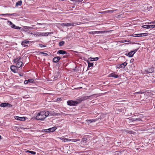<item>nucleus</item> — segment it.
<instances>
[{"label": "nucleus", "instance_id": "obj_1", "mask_svg": "<svg viewBox=\"0 0 155 155\" xmlns=\"http://www.w3.org/2000/svg\"><path fill=\"white\" fill-rule=\"evenodd\" d=\"M49 113V111H41L37 114L36 118L38 120H43L48 116Z\"/></svg>", "mask_w": 155, "mask_h": 155}, {"label": "nucleus", "instance_id": "obj_2", "mask_svg": "<svg viewBox=\"0 0 155 155\" xmlns=\"http://www.w3.org/2000/svg\"><path fill=\"white\" fill-rule=\"evenodd\" d=\"M66 84L64 83H59L57 85V89L59 91L64 90L65 89Z\"/></svg>", "mask_w": 155, "mask_h": 155}, {"label": "nucleus", "instance_id": "obj_3", "mask_svg": "<svg viewBox=\"0 0 155 155\" xmlns=\"http://www.w3.org/2000/svg\"><path fill=\"white\" fill-rule=\"evenodd\" d=\"M77 23L73 22L71 23H63L61 24V25L63 26L69 27L71 26H75L78 25Z\"/></svg>", "mask_w": 155, "mask_h": 155}, {"label": "nucleus", "instance_id": "obj_4", "mask_svg": "<svg viewBox=\"0 0 155 155\" xmlns=\"http://www.w3.org/2000/svg\"><path fill=\"white\" fill-rule=\"evenodd\" d=\"M56 129V127H53L52 128L42 130V132H51L54 131Z\"/></svg>", "mask_w": 155, "mask_h": 155}, {"label": "nucleus", "instance_id": "obj_5", "mask_svg": "<svg viewBox=\"0 0 155 155\" xmlns=\"http://www.w3.org/2000/svg\"><path fill=\"white\" fill-rule=\"evenodd\" d=\"M67 104L70 106H76L77 105L76 102L74 101H68L67 102Z\"/></svg>", "mask_w": 155, "mask_h": 155}, {"label": "nucleus", "instance_id": "obj_6", "mask_svg": "<svg viewBox=\"0 0 155 155\" xmlns=\"http://www.w3.org/2000/svg\"><path fill=\"white\" fill-rule=\"evenodd\" d=\"M153 71V68H148L147 70H145L144 71V73L145 74L152 73Z\"/></svg>", "mask_w": 155, "mask_h": 155}, {"label": "nucleus", "instance_id": "obj_7", "mask_svg": "<svg viewBox=\"0 0 155 155\" xmlns=\"http://www.w3.org/2000/svg\"><path fill=\"white\" fill-rule=\"evenodd\" d=\"M0 106L1 107H11L12 106V105L11 104L8 103H2L0 104Z\"/></svg>", "mask_w": 155, "mask_h": 155}, {"label": "nucleus", "instance_id": "obj_8", "mask_svg": "<svg viewBox=\"0 0 155 155\" xmlns=\"http://www.w3.org/2000/svg\"><path fill=\"white\" fill-rule=\"evenodd\" d=\"M49 114H48V115H49L50 116H56L60 115V113L55 112L53 111H51L50 112L49 111Z\"/></svg>", "mask_w": 155, "mask_h": 155}, {"label": "nucleus", "instance_id": "obj_9", "mask_svg": "<svg viewBox=\"0 0 155 155\" xmlns=\"http://www.w3.org/2000/svg\"><path fill=\"white\" fill-rule=\"evenodd\" d=\"M127 63L125 62L121 64H118L117 66V68H124L127 65Z\"/></svg>", "mask_w": 155, "mask_h": 155}, {"label": "nucleus", "instance_id": "obj_10", "mask_svg": "<svg viewBox=\"0 0 155 155\" xmlns=\"http://www.w3.org/2000/svg\"><path fill=\"white\" fill-rule=\"evenodd\" d=\"M143 28H155V25H145L142 26Z\"/></svg>", "mask_w": 155, "mask_h": 155}, {"label": "nucleus", "instance_id": "obj_11", "mask_svg": "<svg viewBox=\"0 0 155 155\" xmlns=\"http://www.w3.org/2000/svg\"><path fill=\"white\" fill-rule=\"evenodd\" d=\"M10 68L11 71L14 73H15L17 72L18 69L16 66L12 65L11 66Z\"/></svg>", "mask_w": 155, "mask_h": 155}, {"label": "nucleus", "instance_id": "obj_12", "mask_svg": "<svg viewBox=\"0 0 155 155\" xmlns=\"http://www.w3.org/2000/svg\"><path fill=\"white\" fill-rule=\"evenodd\" d=\"M14 118L15 119L17 120H19L21 121H25V117H19L18 116H15Z\"/></svg>", "mask_w": 155, "mask_h": 155}, {"label": "nucleus", "instance_id": "obj_13", "mask_svg": "<svg viewBox=\"0 0 155 155\" xmlns=\"http://www.w3.org/2000/svg\"><path fill=\"white\" fill-rule=\"evenodd\" d=\"M4 15H8V16H17V14L16 13H12V14H0V16H4Z\"/></svg>", "mask_w": 155, "mask_h": 155}, {"label": "nucleus", "instance_id": "obj_14", "mask_svg": "<svg viewBox=\"0 0 155 155\" xmlns=\"http://www.w3.org/2000/svg\"><path fill=\"white\" fill-rule=\"evenodd\" d=\"M57 54H67V52L64 50H60L58 51L57 52Z\"/></svg>", "mask_w": 155, "mask_h": 155}, {"label": "nucleus", "instance_id": "obj_15", "mask_svg": "<svg viewBox=\"0 0 155 155\" xmlns=\"http://www.w3.org/2000/svg\"><path fill=\"white\" fill-rule=\"evenodd\" d=\"M61 59V57L59 56L54 57L53 59V61L54 63H57Z\"/></svg>", "mask_w": 155, "mask_h": 155}, {"label": "nucleus", "instance_id": "obj_16", "mask_svg": "<svg viewBox=\"0 0 155 155\" xmlns=\"http://www.w3.org/2000/svg\"><path fill=\"white\" fill-rule=\"evenodd\" d=\"M92 96H83L81 98V101H84L87 99H89Z\"/></svg>", "mask_w": 155, "mask_h": 155}, {"label": "nucleus", "instance_id": "obj_17", "mask_svg": "<svg viewBox=\"0 0 155 155\" xmlns=\"http://www.w3.org/2000/svg\"><path fill=\"white\" fill-rule=\"evenodd\" d=\"M97 120V119H90L86 120L88 124H90L92 123L95 122Z\"/></svg>", "mask_w": 155, "mask_h": 155}, {"label": "nucleus", "instance_id": "obj_18", "mask_svg": "<svg viewBox=\"0 0 155 155\" xmlns=\"http://www.w3.org/2000/svg\"><path fill=\"white\" fill-rule=\"evenodd\" d=\"M108 32L107 31H94V34H103L107 33Z\"/></svg>", "mask_w": 155, "mask_h": 155}, {"label": "nucleus", "instance_id": "obj_19", "mask_svg": "<svg viewBox=\"0 0 155 155\" xmlns=\"http://www.w3.org/2000/svg\"><path fill=\"white\" fill-rule=\"evenodd\" d=\"M58 138L61 140H62L64 142L70 141V139L64 138L63 137H59Z\"/></svg>", "mask_w": 155, "mask_h": 155}, {"label": "nucleus", "instance_id": "obj_20", "mask_svg": "<svg viewBox=\"0 0 155 155\" xmlns=\"http://www.w3.org/2000/svg\"><path fill=\"white\" fill-rule=\"evenodd\" d=\"M129 120L131 122L137 121H140L141 120L140 118H137L136 119L131 118L129 119Z\"/></svg>", "mask_w": 155, "mask_h": 155}, {"label": "nucleus", "instance_id": "obj_21", "mask_svg": "<svg viewBox=\"0 0 155 155\" xmlns=\"http://www.w3.org/2000/svg\"><path fill=\"white\" fill-rule=\"evenodd\" d=\"M134 54H133V52L132 51L130 52L127 54H126V55L129 57H132L133 56Z\"/></svg>", "mask_w": 155, "mask_h": 155}, {"label": "nucleus", "instance_id": "obj_22", "mask_svg": "<svg viewBox=\"0 0 155 155\" xmlns=\"http://www.w3.org/2000/svg\"><path fill=\"white\" fill-rule=\"evenodd\" d=\"M22 61H18L16 64L17 67L19 68L22 65Z\"/></svg>", "mask_w": 155, "mask_h": 155}, {"label": "nucleus", "instance_id": "obj_23", "mask_svg": "<svg viewBox=\"0 0 155 155\" xmlns=\"http://www.w3.org/2000/svg\"><path fill=\"white\" fill-rule=\"evenodd\" d=\"M12 28L17 29H20L21 30H22L23 29H21V28L19 26H16L15 25H13L12 26H11Z\"/></svg>", "mask_w": 155, "mask_h": 155}, {"label": "nucleus", "instance_id": "obj_24", "mask_svg": "<svg viewBox=\"0 0 155 155\" xmlns=\"http://www.w3.org/2000/svg\"><path fill=\"white\" fill-rule=\"evenodd\" d=\"M89 59L91 61H97L99 59V58L98 57H96L94 58H92L91 57H90L89 58Z\"/></svg>", "mask_w": 155, "mask_h": 155}, {"label": "nucleus", "instance_id": "obj_25", "mask_svg": "<svg viewBox=\"0 0 155 155\" xmlns=\"http://www.w3.org/2000/svg\"><path fill=\"white\" fill-rule=\"evenodd\" d=\"M21 58L20 57L15 58L13 60L14 62V63H17L21 60Z\"/></svg>", "mask_w": 155, "mask_h": 155}, {"label": "nucleus", "instance_id": "obj_26", "mask_svg": "<svg viewBox=\"0 0 155 155\" xmlns=\"http://www.w3.org/2000/svg\"><path fill=\"white\" fill-rule=\"evenodd\" d=\"M22 3V1L21 0H20L17 2L15 5L16 7H18V6H21Z\"/></svg>", "mask_w": 155, "mask_h": 155}, {"label": "nucleus", "instance_id": "obj_27", "mask_svg": "<svg viewBox=\"0 0 155 155\" xmlns=\"http://www.w3.org/2000/svg\"><path fill=\"white\" fill-rule=\"evenodd\" d=\"M87 63H88V68H89L91 67H93L94 64L93 63H91L89 62V61L88 60L87 61Z\"/></svg>", "mask_w": 155, "mask_h": 155}, {"label": "nucleus", "instance_id": "obj_28", "mask_svg": "<svg viewBox=\"0 0 155 155\" xmlns=\"http://www.w3.org/2000/svg\"><path fill=\"white\" fill-rule=\"evenodd\" d=\"M65 43V42L64 41H61L59 43V46L60 47L64 45Z\"/></svg>", "mask_w": 155, "mask_h": 155}, {"label": "nucleus", "instance_id": "obj_29", "mask_svg": "<svg viewBox=\"0 0 155 155\" xmlns=\"http://www.w3.org/2000/svg\"><path fill=\"white\" fill-rule=\"evenodd\" d=\"M81 100V98H79L76 99V101H75L76 102V104L81 103L82 101Z\"/></svg>", "mask_w": 155, "mask_h": 155}, {"label": "nucleus", "instance_id": "obj_30", "mask_svg": "<svg viewBox=\"0 0 155 155\" xmlns=\"http://www.w3.org/2000/svg\"><path fill=\"white\" fill-rule=\"evenodd\" d=\"M87 139L86 138H83L81 139V143H86Z\"/></svg>", "mask_w": 155, "mask_h": 155}, {"label": "nucleus", "instance_id": "obj_31", "mask_svg": "<svg viewBox=\"0 0 155 155\" xmlns=\"http://www.w3.org/2000/svg\"><path fill=\"white\" fill-rule=\"evenodd\" d=\"M143 35L144 36H145L147 35V34L146 33H142V34H137L136 35H137V37H141L142 36V35Z\"/></svg>", "mask_w": 155, "mask_h": 155}, {"label": "nucleus", "instance_id": "obj_32", "mask_svg": "<svg viewBox=\"0 0 155 155\" xmlns=\"http://www.w3.org/2000/svg\"><path fill=\"white\" fill-rule=\"evenodd\" d=\"M25 152L26 153L27 152L29 153H31V154H34V155L36 153L35 152L33 151H30L28 150L26 151Z\"/></svg>", "mask_w": 155, "mask_h": 155}, {"label": "nucleus", "instance_id": "obj_33", "mask_svg": "<svg viewBox=\"0 0 155 155\" xmlns=\"http://www.w3.org/2000/svg\"><path fill=\"white\" fill-rule=\"evenodd\" d=\"M23 27L24 28L27 30H31L33 28L30 27H28L26 26H24Z\"/></svg>", "mask_w": 155, "mask_h": 155}, {"label": "nucleus", "instance_id": "obj_34", "mask_svg": "<svg viewBox=\"0 0 155 155\" xmlns=\"http://www.w3.org/2000/svg\"><path fill=\"white\" fill-rule=\"evenodd\" d=\"M29 42V41L26 40H24L22 41L21 42V45H24V44H28Z\"/></svg>", "mask_w": 155, "mask_h": 155}, {"label": "nucleus", "instance_id": "obj_35", "mask_svg": "<svg viewBox=\"0 0 155 155\" xmlns=\"http://www.w3.org/2000/svg\"><path fill=\"white\" fill-rule=\"evenodd\" d=\"M70 141H71L72 142H76L77 141H80V139H70Z\"/></svg>", "mask_w": 155, "mask_h": 155}, {"label": "nucleus", "instance_id": "obj_36", "mask_svg": "<svg viewBox=\"0 0 155 155\" xmlns=\"http://www.w3.org/2000/svg\"><path fill=\"white\" fill-rule=\"evenodd\" d=\"M39 54H43L44 56H47L48 55V54L45 53L43 52H40L39 53Z\"/></svg>", "mask_w": 155, "mask_h": 155}, {"label": "nucleus", "instance_id": "obj_37", "mask_svg": "<svg viewBox=\"0 0 155 155\" xmlns=\"http://www.w3.org/2000/svg\"><path fill=\"white\" fill-rule=\"evenodd\" d=\"M28 83H32L34 81V80L32 79H28V80H27Z\"/></svg>", "mask_w": 155, "mask_h": 155}, {"label": "nucleus", "instance_id": "obj_38", "mask_svg": "<svg viewBox=\"0 0 155 155\" xmlns=\"http://www.w3.org/2000/svg\"><path fill=\"white\" fill-rule=\"evenodd\" d=\"M114 73H111L109 75L108 77H113L114 76Z\"/></svg>", "mask_w": 155, "mask_h": 155}, {"label": "nucleus", "instance_id": "obj_39", "mask_svg": "<svg viewBox=\"0 0 155 155\" xmlns=\"http://www.w3.org/2000/svg\"><path fill=\"white\" fill-rule=\"evenodd\" d=\"M144 93V92H143L140 91H139V92H135V93H134V94H143Z\"/></svg>", "mask_w": 155, "mask_h": 155}, {"label": "nucleus", "instance_id": "obj_40", "mask_svg": "<svg viewBox=\"0 0 155 155\" xmlns=\"http://www.w3.org/2000/svg\"><path fill=\"white\" fill-rule=\"evenodd\" d=\"M42 35L45 36H48V32L43 33Z\"/></svg>", "mask_w": 155, "mask_h": 155}, {"label": "nucleus", "instance_id": "obj_41", "mask_svg": "<svg viewBox=\"0 0 155 155\" xmlns=\"http://www.w3.org/2000/svg\"><path fill=\"white\" fill-rule=\"evenodd\" d=\"M58 77V76L57 75H55L54 76V80H56L57 79Z\"/></svg>", "mask_w": 155, "mask_h": 155}, {"label": "nucleus", "instance_id": "obj_42", "mask_svg": "<svg viewBox=\"0 0 155 155\" xmlns=\"http://www.w3.org/2000/svg\"><path fill=\"white\" fill-rule=\"evenodd\" d=\"M8 23H9L10 25H12V26L13 25H15L14 24H13V23L10 21H8Z\"/></svg>", "mask_w": 155, "mask_h": 155}, {"label": "nucleus", "instance_id": "obj_43", "mask_svg": "<svg viewBox=\"0 0 155 155\" xmlns=\"http://www.w3.org/2000/svg\"><path fill=\"white\" fill-rule=\"evenodd\" d=\"M119 77V76L118 75L115 74L114 73V76L113 77H114L115 78H117Z\"/></svg>", "mask_w": 155, "mask_h": 155}, {"label": "nucleus", "instance_id": "obj_44", "mask_svg": "<svg viewBox=\"0 0 155 155\" xmlns=\"http://www.w3.org/2000/svg\"><path fill=\"white\" fill-rule=\"evenodd\" d=\"M138 50V49H135L134 50L132 51L133 52V54H134Z\"/></svg>", "mask_w": 155, "mask_h": 155}, {"label": "nucleus", "instance_id": "obj_45", "mask_svg": "<svg viewBox=\"0 0 155 155\" xmlns=\"http://www.w3.org/2000/svg\"><path fill=\"white\" fill-rule=\"evenodd\" d=\"M39 45H40V46L41 48H42V47H46V46H45L44 45H43L42 44H40Z\"/></svg>", "mask_w": 155, "mask_h": 155}, {"label": "nucleus", "instance_id": "obj_46", "mask_svg": "<svg viewBox=\"0 0 155 155\" xmlns=\"http://www.w3.org/2000/svg\"><path fill=\"white\" fill-rule=\"evenodd\" d=\"M83 0H76V2H81Z\"/></svg>", "mask_w": 155, "mask_h": 155}, {"label": "nucleus", "instance_id": "obj_47", "mask_svg": "<svg viewBox=\"0 0 155 155\" xmlns=\"http://www.w3.org/2000/svg\"><path fill=\"white\" fill-rule=\"evenodd\" d=\"M28 81L27 80H25V81H24V84H28Z\"/></svg>", "mask_w": 155, "mask_h": 155}, {"label": "nucleus", "instance_id": "obj_48", "mask_svg": "<svg viewBox=\"0 0 155 155\" xmlns=\"http://www.w3.org/2000/svg\"><path fill=\"white\" fill-rule=\"evenodd\" d=\"M117 110L119 111L120 112H121L122 111V109H119Z\"/></svg>", "mask_w": 155, "mask_h": 155}, {"label": "nucleus", "instance_id": "obj_49", "mask_svg": "<svg viewBox=\"0 0 155 155\" xmlns=\"http://www.w3.org/2000/svg\"><path fill=\"white\" fill-rule=\"evenodd\" d=\"M0 19H2V20H7V19H6V18H0Z\"/></svg>", "mask_w": 155, "mask_h": 155}, {"label": "nucleus", "instance_id": "obj_50", "mask_svg": "<svg viewBox=\"0 0 155 155\" xmlns=\"http://www.w3.org/2000/svg\"><path fill=\"white\" fill-rule=\"evenodd\" d=\"M89 33L90 34H94V31H91V32H89Z\"/></svg>", "mask_w": 155, "mask_h": 155}, {"label": "nucleus", "instance_id": "obj_51", "mask_svg": "<svg viewBox=\"0 0 155 155\" xmlns=\"http://www.w3.org/2000/svg\"><path fill=\"white\" fill-rule=\"evenodd\" d=\"M99 13H101V14H103V13H105L106 12H99Z\"/></svg>", "mask_w": 155, "mask_h": 155}, {"label": "nucleus", "instance_id": "obj_52", "mask_svg": "<svg viewBox=\"0 0 155 155\" xmlns=\"http://www.w3.org/2000/svg\"><path fill=\"white\" fill-rule=\"evenodd\" d=\"M68 56V55H65L63 56V58H65L67 57Z\"/></svg>", "mask_w": 155, "mask_h": 155}, {"label": "nucleus", "instance_id": "obj_53", "mask_svg": "<svg viewBox=\"0 0 155 155\" xmlns=\"http://www.w3.org/2000/svg\"><path fill=\"white\" fill-rule=\"evenodd\" d=\"M48 35H50V34H53V32H48Z\"/></svg>", "mask_w": 155, "mask_h": 155}, {"label": "nucleus", "instance_id": "obj_54", "mask_svg": "<svg viewBox=\"0 0 155 155\" xmlns=\"http://www.w3.org/2000/svg\"><path fill=\"white\" fill-rule=\"evenodd\" d=\"M19 75L20 76H23V74L22 73H20L19 74Z\"/></svg>", "mask_w": 155, "mask_h": 155}, {"label": "nucleus", "instance_id": "obj_55", "mask_svg": "<svg viewBox=\"0 0 155 155\" xmlns=\"http://www.w3.org/2000/svg\"><path fill=\"white\" fill-rule=\"evenodd\" d=\"M134 59H131L130 61V62H133L134 61Z\"/></svg>", "mask_w": 155, "mask_h": 155}, {"label": "nucleus", "instance_id": "obj_56", "mask_svg": "<svg viewBox=\"0 0 155 155\" xmlns=\"http://www.w3.org/2000/svg\"><path fill=\"white\" fill-rule=\"evenodd\" d=\"M129 133L130 134H132V131H129Z\"/></svg>", "mask_w": 155, "mask_h": 155}, {"label": "nucleus", "instance_id": "obj_57", "mask_svg": "<svg viewBox=\"0 0 155 155\" xmlns=\"http://www.w3.org/2000/svg\"><path fill=\"white\" fill-rule=\"evenodd\" d=\"M25 44H24V45H23V46H24V47H26V46H28L27 45H25Z\"/></svg>", "mask_w": 155, "mask_h": 155}, {"label": "nucleus", "instance_id": "obj_58", "mask_svg": "<svg viewBox=\"0 0 155 155\" xmlns=\"http://www.w3.org/2000/svg\"><path fill=\"white\" fill-rule=\"evenodd\" d=\"M152 24H155V21H153L152 22Z\"/></svg>", "mask_w": 155, "mask_h": 155}, {"label": "nucleus", "instance_id": "obj_59", "mask_svg": "<svg viewBox=\"0 0 155 155\" xmlns=\"http://www.w3.org/2000/svg\"><path fill=\"white\" fill-rule=\"evenodd\" d=\"M152 22H148V24H151V23H152Z\"/></svg>", "mask_w": 155, "mask_h": 155}, {"label": "nucleus", "instance_id": "obj_60", "mask_svg": "<svg viewBox=\"0 0 155 155\" xmlns=\"http://www.w3.org/2000/svg\"><path fill=\"white\" fill-rule=\"evenodd\" d=\"M70 0L71 1H75L76 2V0Z\"/></svg>", "mask_w": 155, "mask_h": 155}, {"label": "nucleus", "instance_id": "obj_61", "mask_svg": "<svg viewBox=\"0 0 155 155\" xmlns=\"http://www.w3.org/2000/svg\"><path fill=\"white\" fill-rule=\"evenodd\" d=\"M139 149V148H137L136 149H137V150H138Z\"/></svg>", "mask_w": 155, "mask_h": 155}, {"label": "nucleus", "instance_id": "obj_62", "mask_svg": "<svg viewBox=\"0 0 155 155\" xmlns=\"http://www.w3.org/2000/svg\"><path fill=\"white\" fill-rule=\"evenodd\" d=\"M15 128L17 129V127L15 126Z\"/></svg>", "mask_w": 155, "mask_h": 155}, {"label": "nucleus", "instance_id": "obj_63", "mask_svg": "<svg viewBox=\"0 0 155 155\" xmlns=\"http://www.w3.org/2000/svg\"><path fill=\"white\" fill-rule=\"evenodd\" d=\"M1 138V136L0 135V139Z\"/></svg>", "mask_w": 155, "mask_h": 155}]
</instances>
